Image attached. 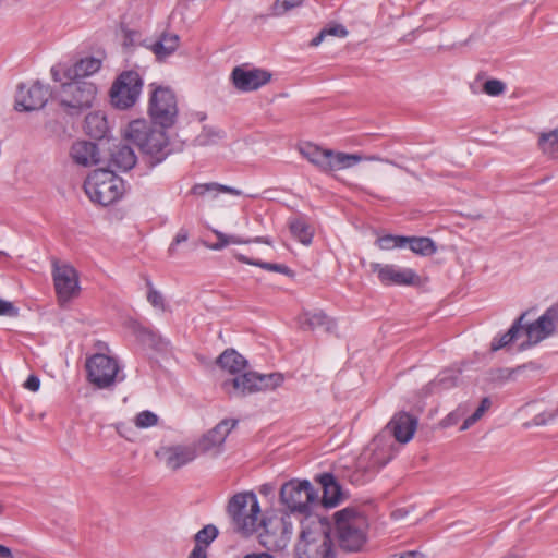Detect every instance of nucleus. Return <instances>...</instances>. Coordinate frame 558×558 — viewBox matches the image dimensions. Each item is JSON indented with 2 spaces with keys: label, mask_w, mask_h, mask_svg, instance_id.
I'll return each mask as SVG.
<instances>
[{
  "label": "nucleus",
  "mask_w": 558,
  "mask_h": 558,
  "mask_svg": "<svg viewBox=\"0 0 558 558\" xmlns=\"http://www.w3.org/2000/svg\"><path fill=\"white\" fill-rule=\"evenodd\" d=\"M300 525V537L294 548L296 558H336L331 525L327 518L310 515Z\"/></svg>",
  "instance_id": "f257e3e1"
},
{
  "label": "nucleus",
  "mask_w": 558,
  "mask_h": 558,
  "mask_svg": "<svg viewBox=\"0 0 558 558\" xmlns=\"http://www.w3.org/2000/svg\"><path fill=\"white\" fill-rule=\"evenodd\" d=\"M166 130L155 129L151 122L137 119L129 123L124 135L143 154L150 157L151 165H158L171 153Z\"/></svg>",
  "instance_id": "f03ea898"
},
{
  "label": "nucleus",
  "mask_w": 558,
  "mask_h": 558,
  "mask_svg": "<svg viewBox=\"0 0 558 558\" xmlns=\"http://www.w3.org/2000/svg\"><path fill=\"white\" fill-rule=\"evenodd\" d=\"M339 548L345 553L361 551L367 541L368 523L365 515L345 508L333 515Z\"/></svg>",
  "instance_id": "7ed1b4c3"
},
{
  "label": "nucleus",
  "mask_w": 558,
  "mask_h": 558,
  "mask_svg": "<svg viewBox=\"0 0 558 558\" xmlns=\"http://www.w3.org/2000/svg\"><path fill=\"white\" fill-rule=\"evenodd\" d=\"M395 454V441L385 434H378L356 459L353 474L355 481L360 483L368 482L392 460Z\"/></svg>",
  "instance_id": "20e7f679"
},
{
  "label": "nucleus",
  "mask_w": 558,
  "mask_h": 558,
  "mask_svg": "<svg viewBox=\"0 0 558 558\" xmlns=\"http://www.w3.org/2000/svg\"><path fill=\"white\" fill-rule=\"evenodd\" d=\"M97 87L86 80H69L62 83L60 89L54 93V99L70 117H80L92 108L96 98Z\"/></svg>",
  "instance_id": "39448f33"
},
{
  "label": "nucleus",
  "mask_w": 558,
  "mask_h": 558,
  "mask_svg": "<svg viewBox=\"0 0 558 558\" xmlns=\"http://www.w3.org/2000/svg\"><path fill=\"white\" fill-rule=\"evenodd\" d=\"M84 191L93 203L108 206L124 193V182L112 170L96 169L84 182Z\"/></svg>",
  "instance_id": "423d86ee"
},
{
  "label": "nucleus",
  "mask_w": 558,
  "mask_h": 558,
  "mask_svg": "<svg viewBox=\"0 0 558 558\" xmlns=\"http://www.w3.org/2000/svg\"><path fill=\"white\" fill-rule=\"evenodd\" d=\"M280 502L291 513L303 515L301 521H307V517L317 515L312 508L318 502V493L307 480H290L280 488Z\"/></svg>",
  "instance_id": "0eeeda50"
},
{
  "label": "nucleus",
  "mask_w": 558,
  "mask_h": 558,
  "mask_svg": "<svg viewBox=\"0 0 558 558\" xmlns=\"http://www.w3.org/2000/svg\"><path fill=\"white\" fill-rule=\"evenodd\" d=\"M227 512L236 532L251 535L257 531L260 508L255 493L243 492L233 495L228 502Z\"/></svg>",
  "instance_id": "6e6552de"
},
{
  "label": "nucleus",
  "mask_w": 558,
  "mask_h": 558,
  "mask_svg": "<svg viewBox=\"0 0 558 558\" xmlns=\"http://www.w3.org/2000/svg\"><path fill=\"white\" fill-rule=\"evenodd\" d=\"M150 87H153V90L147 108L150 122L161 129L172 128L179 114L174 92L170 87L155 86V84H150Z\"/></svg>",
  "instance_id": "1a4fd4ad"
},
{
  "label": "nucleus",
  "mask_w": 558,
  "mask_h": 558,
  "mask_svg": "<svg viewBox=\"0 0 558 558\" xmlns=\"http://www.w3.org/2000/svg\"><path fill=\"white\" fill-rule=\"evenodd\" d=\"M301 155L323 172H331L353 167L362 160L356 154L335 153L331 149H322L313 144L300 147Z\"/></svg>",
  "instance_id": "9d476101"
},
{
  "label": "nucleus",
  "mask_w": 558,
  "mask_h": 558,
  "mask_svg": "<svg viewBox=\"0 0 558 558\" xmlns=\"http://www.w3.org/2000/svg\"><path fill=\"white\" fill-rule=\"evenodd\" d=\"M143 78L138 72L134 70L123 71L120 73L109 92L111 105L121 110L133 107L143 88Z\"/></svg>",
  "instance_id": "9b49d317"
},
{
  "label": "nucleus",
  "mask_w": 558,
  "mask_h": 558,
  "mask_svg": "<svg viewBox=\"0 0 558 558\" xmlns=\"http://www.w3.org/2000/svg\"><path fill=\"white\" fill-rule=\"evenodd\" d=\"M87 379L99 389L123 381L125 375L120 373L118 361L104 353H95L86 360Z\"/></svg>",
  "instance_id": "f8f14e48"
},
{
  "label": "nucleus",
  "mask_w": 558,
  "mask_h": 558,
  "mask_svg": "<svg viewBox=\"0 0 558 558\" xmlns=\"http://www.w3.org/2000/svg\"><path fill=\"white\" fill-rule=\"evenodd\" d=\"M50 98H54V94L49 85L40 81H35L29 86L21 83L15 96V109L25 112L40 110Z\"/></svg>",
  "instance_id": "ddd939ff"
},
{
  "label": "nucleus",
  "mask_w": 558,
  "mask_h": 558,
  "mask_svg": "<svg viewBox=\"0 0 558 558\" xmlns=\"http://www.w3.org/2000/svg\"><path fill=\"white\" fill-rule=\"evenodd\" d=\"M300 522L303 515L299 513H291L287 510L281 517H271L263 520V526L266 535L270 538V543L274 547L284 548L290 542L293 534V520Z\"/></svg>",
  "instance_id": "4468645a"
},
{
  "label": "nucleus",
  "mask_w": 558,
  "mask_h": 558,
  "mask_svg": "<svg viewBox=\"0 0 558 558\" xmlns=\"http://www.w3.org/2000/svg\"><path fill=\"white\" fill-rule=\"evenodd\" d=\"M371 270L377 274L378 280L384 286H407L421 284V277L411 268H402L392 264L372 263Z\"/></svg>",
  "instance_id": "2eb2a0df"
},
{
  "label": "nucleus",
  "mask_w": 558,
  "mask_h": 558,
  "mask_svg": "<svg viewBox=\"0 0 558 558\" xmlns=\"http://www.w3.org/2000/svg\"><path fill=\"white\" fill-rule=\"evenodd\" d=\"M52 277L59 302H68L78 294V274L73 266L69 264H56L53 266Z\"/></svg>",
  "instance_id": "dca6fc26"
},
{
  "label": "nucleus",
  "mask_w": 558,
  "mask_h": 558,
  "mask_svg": "<svg viewBox=\"0 0 558 558\" xmlns=\"http://www.w3.org/2000/svg\"><path fill=\"white\" fill-rule=\"evenodd\" d=\"M236 424V420H222L202 436L195 445L196 449L201 453H210L214 457L220 454L222 452L226 438Z\"/></svg>",
  "instance_id": "f3484780"
},
{
  "label": "nucleus",
  "mask_w": 558,
  "mask_h": 558,
  "mask_svg": "<svg viewBox=\"0 0 558 558\" xmlns=\"http://www.w3.org/2000/svg\"><path fill=\"white\" fill-rule=\"evenodd\" d=\"M416 427L417 418L414 415L399 412L393 415L380 434H385L389 439L393 436L396 441L407 444L413 438Z\"/></svg>",
  "instance_id": "a211bd4d"
},
{
  "label": "nucleus",
  "mask_w": 558,
  "mask_h": 558,
  "mask_svg": "<svg viewBox=\"0 0 558 558\" xmlns=\"http://www.w3.org/2000/svg\"><path fill=\"white\" fill-rule=\"evenodd\" d=\"M271 78V74L262 69L246 70L242 66H235L231 73V80L234 87L241 92L257 90L266 85Z\"/></svg>",
  "instance_id": "6ab92c4d"
},
{
  "label": "nucleus",
  "mask_w": 558,
  "mask_h": 558,
  "mask_svg": "<svg viewBox=\"0 0 558 558\" xmlns=\"http://www.w3.org/2000/svg\"><path fill=\"white\" fill-rule=\"evenodd\" d=\"M557 320L558 310L555 307H549L534 323L526 326L525 332L529 339H534L535 342H538L553 335Z\"/></svg>",
  "instance_id": "aec40b11"
},
{
  "label": "nucleus",
  "mask_w": 558,
  "mask_h": 558,
  "mask_svg": "<svg viewBox=\"0 0 558 558\" xmlns=\"http://www.w3.org/2000/svg\"><path fill=\"white\" fill-rule=\"evenodd\" d=\"M70 156L74 163L82 167H92L100 162L98 145L89 141H76L72 144Z\"/></svg>",
  "instance_id": "412c9836"
},
{
  "label": "nucleus",
  "mask_w": 558,
  "mask_h": 558,
  "mask_svg": "<svg viewBox=\"0 0 558 558\" xmlns=\"http://www.w3.org/2000/svg\"><path fill=\"white\" fill-rule=\"evenodd\" d=\"M163 454L166 465L177 471L196 459L197 449L195 446L175 445L165 448Z\"/></svg>",
  "instance_id": "4be33fe9"
},
{
  "label": "nucleus",
  "mask_w": 558,
  "mask_h": 558,
  "mask_svg": "<svg viewBox=\"0 0 558 558\" xmlns=\"http://www.w3.org/2000/svg\"><path fill=\"white\" fill-rule=\"evenodd\" d=\"M323 487L322 504L324 507H336L341 500V486L332 473H323L317 477Z\"/></svg>",
  "instance_id": "5701e85b"
},
{
  "label": "nucleus",
  "mask_w": 558,
  "mask_h": 558,
  "mask_svg": "<svg viewBox=\"0 0 558 558\" xmlns=\"http://www.w3.org/2000/svg\"><path fill=\"white\" fill-rule=\"evenodd\" d=\"M460 369H444L440 372L435 379L430 380L425 387L426 395L440 393L449 390L458 385Z\"/></svg>",
  "instance_id": "b1692460"
},
{
  "label": "nucleus",
  "mask_w": 558,
  "mask_h": 558,
  "mask_svg": "<svg viewBox=\"0 0 558 558\" xmlns=\"http://www.w3.org/2000/svg\"><path fill=\"white\" fill-rule=\"evenodd\" d=\"M100 66L101 61L99 59L94 57L84 58L75 62L73 66L69 68L64 72V76L68 80H84V77L98 72Z\"/></svg>",
  "instance_id": "393cba45"
},
{
  "label": "nucleus",
  "mask_w": 558,
  "mask_h": 558,
  "mask_svg": "<svg viewBox=\"0 0 558 558\" xmlns=\"http://www.w3.org/2000/svg\"><path fill=\"white\" fill-rule=\"evenodd\" d=\"M299 322L302 328L310 330L323 327L330 331L336 327V323L323 311L304 312L300 315Z\"/></svg>",
  "instance_id": "a878e982"
},
{
  "label": "nucleus",
  "mask_w": 558,
  "mask_h": 558,
  "mask_svg": "<svg viewBox=\"0 0 558 558\" xmlns=\"http://www.w3.org/2000/svg\"><path fill=\"white\" fill-rule=\"evenodd\" d=\"M180 38L177 34L163 33L158 40H156L150 49L155 53L157 60L163 61L169 56L173 54L178 49Z\"/></svg>",
  "instance_id": "bb28decb"
},
{
  "label": "nucleus",
  "mask_w": 558,
  "mask_h": 558,
  "mask_svg": "<svg viewBox=\"0 0 558 558\" xmlns=\"http://www.w3.org/2000/svg\"><path fill=\"white\" fill-rule=\"evenodd\" d=\"M136 163V156L134 150L128 145L117 146L110 158V165L118 170H131Z\"/></svg>",
  "instance_id": "cd10ccee"
},
{
  "label": "nucleus",
  "mask_w": 558,
  "mask_h": 558,
  "mask_svg": "<svg viewBox=\"0 0 558 558\" xmlns=\"http://www.w3.org/2000/svg\"><path fill=\"white\" fill-rule=\"evenodd\" d=\"M85 132L93 138H104L109 130L108 121L101 112H90L85 118Z\"/></svg>",
  "instance_id": "c85d7f7f"
},
{
  "label": "nucleus",
  "mask_w": 558,
  "mask_h": 558,
  "mask_svg": "<svg viewBox=\"0 0 558 558\" xmlns=\"http://www.w3.org/2000/svg\"><path fill=\"white\" fill-rule=\"evenodd\" d=\"M217 364L222 369L236 374L245 369L247 361L234 349H227L217 359Z\"/></svg>",
  "instance_id": "c756f323"
},
{
  "label": "nucleus",
  "mask_w": 558,
  "mask_h": 558,
  "mask_svg": "<svg viewBox=\"0 0 558 558\" xmlns=\"http://www.w3.org/2000/svg\"><path fill=\"white\" fill-rule=\"evenodd\" d=\"M256 381V372H245L239 376H235L230 380L233 388L242 396L257 392L258 384ZM229 381L225 383L227 386Z\"/></svg>",
  "instance_id": "7c9ffc66"
},
{
  "label": "nucleus",
  "mask_w": 558,
  "mask_h": 558,
  "mask_svg": "<svg viewBox=\"0 0 558 558\" xmlns=\"http://www.w3.org/2000/svg\"><path fill=\"white\" fill-rule=\"evenodd\" d=\"M538 147L548 158L558 159V126L539 134Z\"/></svg>",
  "instance_id": "2f4dec72"
},
{
  "label": "nucleus",
  "mask_w": 558,
  "mask_h": 558,
  "mask_svg": "<svg viewBox=\"0 0 558 558\" xmlns=\"http://www.w3.org/2000/svg\"><path fill=\"white\" fill-rule=\"evenodd\" d=\"M405 247L422 256H430L436 252L435 242L427 236H405Z\"/></svg>",
  "instance_id": "473e14b6"
},
{
  "label": "nucleus",
  "mask_w": 558,
  "mask_h": 558,
  "mask_svg": "<svg viewBox=\"0 0 558 558\" xmlns=\"http://www.w3.org/2000/svg\"><path fill=\"white\" fill-rule=\"evenodd\" d=\"M214 191L222 192V193H228V194H231V195H234V196L242 195V192L240 190H238L235 187H232V186L219 184V183H216V182L195 184L191 189L190 193L193 194V195H196V196H205L207 193L214 192Z\"/></svg>",
  "instance_id": "72a5a7b5"
},
{
  "label": "nucleus",
  "mask_w": 558,
  "mask_h": 558,
  "mask_svg": "<svg viewBox=\"0 0 558 558\" xmlns=\"http://www.w3.org/2000/svg\"><path fill=\"white\" fill-rule=\"evenodd\" d=\"M525 314H522L517 320L513 322L509 330L500 336L499 338H494V340L490 343V350L492 351H498L506 345L510 344L520 332L522 325L521 322L523 320Z\"/></svg>",
  "instance_id": "f704fd0d"
},
{
  "label": "nucleus",
  "mask_w": 558,
  "mask_h": 558,
  "mask_svg": "<svg viewBox=\"0 0 558 558\" xmlns=\"http://www.w3.org/2000/svg\"><path fill=\"white\" fill-rule=\"evenodd\" d=\"M219 530L214 524H207L203 526L195 535H194V547H201L206 550L210 546V544L218 537Z\"/></svg>",
  "instance_id": "c9c22d12"
},
{
  "label": "nucleus",
  "mask_w": 558,
  "mask_h": 558,
  "mask_svg": "<svg viewBox=\"0 0 558 558\" xmlns=\"http://www.w3.org/2000/svg\"><path fill=\"white\" fill-rule=\"evenodd\" d=\"M292 235L304 245H310L313 240V232L310 226L302 219L293 220L290 223Z\"/></svg>",
  "instance_id": "e433bc0d"
},
{
  "label": "nucleus",
  "mask_w": 558,
  "mask_h": 558,
  "mask_svg": "<svg viewBox=\"0 0 558 558\" xmlns=\"http://www.w3.org/2000/svg\"><path fill=\"white\" fill-rule=\"evenodd\" d=\"M226 137V132L221 129L213 126H204L202 132L197 135L196 142L201 146H207L218 143Z\"/></svg>",
  "instance_id": "4c0bfd02"
},
{
  "label": "nucleus",
  "mask_w": 558,
  "mask_h": 558,
  "mask_svg": "<svg viewBox=\"0 0 558 558\" xmlns=\"http://www.w3.org/2000/svg\"><path fill=\"white\" fill-rule=\"evenodd\" d=\"M257 391L272 390L281 386L283 376L280 373L259 374L256 373Z\"/></svg>",
  "instance_id": "58836bf2"
},
{
  "label": "nucleus",
  "mask_w": 558,
  "mask_h": 558,
  "mask_svg": "<svg viewBox=\"0 0 558 558\" xmlns=\"http://www.w3.org/2000/svg\"><path fill=\"white\" fill-rule=\"evenodd\" d=\"M404 235L386 234L377 239V244L381 250H393L405 247Z\"/></svg>",
  "instance_id": "ea45409f"
},
{
  "label": "nucleus",
  "mask_w": 558,
  "mask_h": 558,
  "mask_svg": "<svg viewBox=\"0 0 558 558\" xmlns=\"http://www.w3.org/2000/svg\"><path fill=\"white\" fill-rule=\"evenodd\" d=\"M490 404L492 402L488 397L483 398L474 413L463 421V424L461 425L460 429L465 430L470 428L484 415V413L490 408Z\"/></svg>",
  "instance_id": "a19ab883"
},
{
  "label": "nucleus",
  "mask_w": 558,
  "mask_h": 558,
  "mask_svg": "<svg viewBox=\"0 0 558 558\" xmlns=\"http://www.w3.org/2000/svg\"><path fill=\"white\" fill-rule=\"evenodd\" d=\"M135 426L138 428H148L157 425L158 416L149 410L140 412L134 420Z\"/></svg>",
  "instance_id": "79ce46f5"
},
{
  "label": "nucleus",
  "mask_w": 558,
  "mask_h": 558,
  "mask_svg": "<svg viewBox=\"0 0 558 558\" xmlns=\"http://www.w3.org/2000/svg\"><path fill=\"white\" fill-rule=\"evenodd\" d=\"M146 284L148 287V293H147L148 302L154 307L165 311L166 305H165V299H163L162 294L154 288V286L149 279L146 280Z\"/></svg>",
  "instance_id": "37998d69"
},
{
  "label": "nucleus",
  "mask_w": 558,
  "mask_h": 558,
  "mask_svg": "<svg viewBox=\"0 0 558 558\" xmlns=\"http://www.w3.org/2000/svg\"><path fill=\"white\" fill-rule=\"evenodd\" d=\"M304 0H276L272 10L274 14L282 15L289 10L300 7Z\"/></svg>",
  "instance_id": "c03bdc74"
},
{
  "label": "nucleus",
  "mask_w": 558,
  "mask_h": 558,
  "mask_svg": "<svg viewBox=\"0 0 558 558\" xmlns=\"http://www.w3.org/2000/svg\"><path fill=\"white\" fill-rule=\"evenodd\" d=\"M505 83L496 78L487 80L483 86L484 93L489 96H499L505 92Z\"/></svg>",
  "instance_id": "a18cd8bd"
},
{
  "label": "nucleus",
  "mask_w": 558,
  "mask_h": 558,
  "mask_svg": "<svg viewBox=\"0 0 558 558\" xmlns=\"http://www.w3.org/2000/svg\"><path fill=\"white\" fill-rule=\"evenodd\" d=\"M466 408L464 405H459L454 411L450 412L446 417L441 421L442 427H450L456 425L461 417L465 414Z\"/></svg>",
  "instance_id": "49530a36"
},
{
  "label": "nucleus",
  "mask_w": 558,
  "mask_h": 558,
  "mask_svg": "<svg viewBox=\"0 0 558 558\" xmlns=\"http://www.w3.org/2000/svg\"><path fill=\"white\" fill-rule=\"evenodd\" d=\"M257 267L268 270V271H275L279 272L286 276H292L293 271L284 264H276V263H268L263 262L260 264H257Z\"/></svg>",
  "instance_id": "de8ad7c7"
},
{
  "label": "nucleus",
  "mask_w": 558,
  "mask_h": 558,
  "mask_svg": "<svg viewBox=\"0 0 558 558\" xmlns=\"http://www.w3.org/2000/svg\"><path fill=\"white\" fill-rule=\"evenodd\" d=\"M19 308L10 301L0 299V316L16 317Z\"/></svg>",
  "instance_id": "09e8293b"
},
{
  "label": "nucleus",
  "mask_w": 558,
  "mask_h": 558,
  "mask_svg": "<svg viewBox=\"0 0 558 558\" xmlns=\"http://www.w3.org/2000/svg\"><path fill=\"white\" fill-rule=\"evenodd\" d=\"M229 244H246L250 242L264 243L267 245L271 244V240L268 236H257L254 240H243L236 235H228Z\"/></svg>",
  "instance_id": "8fccbe9b"
},
{
  "label": "nucleus",
  "mask_w": 558,
  "mask_h": 558,
  "mask_svg": "<svg viewBox=\"0 0 558 558\" xmlns=\"http://www.w3.org/2000/svg\"><path fill=\"white\" fill-rule=\"evenodd\" d=\"M189 239V232L185 229H180L177 233L175 238L173 239L172 243L169 246V254L173 255L177 248V245L187 241Z\"/></svg>",
  "instance_id": "3c124183"
},
{
  "label": "nucleus",
  "mask_w": 558,
  "mask_h": 558,
  "mask_svg": "<svg viewBox=\"0 0 558 558\" xmlns=\"http://www.w3.org/2000/svg\"><path fill=\"white\" fill-rule=\"evenodd\" d=\"M324 33H326V36L330 35V36H336V37H340V38H344L348 35L347 28L341 24H336V25H332L329 27H325Z\"/></svg>",
  "instance_id": "603ef678"
},
{
  "label": "nucleus",
  "mask_w": 558,
  "mask_h": 558,
  "mask_svg": "<svg viewBox=\"0 0 558 558\" xmlns=\"http://www.w3.org/2000/svg\"><path fill=\"white\" fill-rule=\"evenodd\" d=\"M216 236L218 239V242L211 245L213 250L219 251L229 245V238L222 232L216 231Z\"/></svg>",
  "instance_id": "864d4df0"
},
{
  "label": "nucleus",
  "mask_w": 558,
  "mask_h": 558,
  "mask_svg": "<svg viewBox=\"0 0 558 558\" xmlns=\"http://www.w3.org/2000/svg\"><path fill=\"white\" fill-rule=\"evenodd\" d=\"M558 414V411L550 413H539L534 417L536 425H545L547 422L553 421Z\"/></svg>",
  "instance_id": "5fc2aeb1"
},
{
  "label": "nucleus",
  "mask_w": 558,
  "mask_h": 558,
  "mask_svg": "<svg viewBox=\"0 0 558 558\" xmlns=\"http://www.w3.org/2000/svg\"><path fill=\"white\" fill-rule=\"evenodd\" d=\"M40 387V379L36 375H29L26 381L24 383V388L31 391H37Z\"/></svg>",
  "instance_id": "6e6d98bb"
},
{
  "label": "nucleus",
  "mask_w": 558,
  "mask_h": 558,
  "mask_svg": "<svg viewBox=\"0 0 558 558\" xmlns=\"http://www.w3.org/2000/svg\"><path fill=\"white\" fill-rule=\"evenodd\" d=\"M141 335L146 336L154 344H157V339L159 342H163L160 336H158L154 330L142 328Z\"/></svg>",
  "instance_id": "4d7b16f0"
},
{
  "label": "nucleus",
  "mask_w": 558,
  "mask_h": 558,
  "mask_svg": "<svg viewBox=\"0 0 558 558\" xmlns=\"http://www.w3.org/2000/svg\"><path fill=\"white\" fill-rule=\"evenodd\" d=\"M187 558H208V553L201 547H193Z\"/></svg>",
  "instance_id": "13d9d810"
},
{
  "label": "nucleus",
  "mask_w": 558,
  "mask_h": 558,
  "mask_svg": "<svg viewBox=\"0 0 558 558\" xmlns=\"http://www.w3.org/2000/svg\"><path fill=\"white\" fill-rule=\"evenodd\" d=\"M242 558H276L272 554L267 551H253L245 554Z\"/></svg>",
  "instance_id": "bf43d9fd"
},
{
  "label": "nucleus",
  "mask_w": 558,
  "mask_h": 558,
  "mask_svg": "<svg viewBox=\"0 0 558 558\" xmlns=\"http://www.w3.org/2000/svg\"><path fill=\"white\" fill-rule=\"evenodd\" d=\"M236 259L244 263V264H247V265H253V266H256L257 267V264H260L262 260L259 259H253V258H250L245 255H242V254H239L236 255Z\"/></svg>",
  "instance_id": "052dcab7"
},
{
  "label": "nucleus",
  "mask_w": 558,
  "mask_h": 558,
  "mask_svg": "<svg viewBox=\"0 0 558 558\" xmlns=\"http://www.w3.org/2000/svg\"><path fill=\"white\" fill-rule=\"evenodd\" d=\"M326 36V33H324V28L311 40V46L316 47L322 44Z\"/></svg>",
  "instance_id": "680f3d73"
},
{
  "label": "nucleus",
  "mask_w": 558,
  "mask_h": 558,
  "mask_svg": "<svg viewBox=\"0 0 558 558\" xmlns=\"http://www.w3.org/2000/svg\"><path fill=\"white\" fill-rule=\"evenodd\" d=\"M399 558H425V556L416 550L405 551Z\"/></svg>",
  "instance_id": "e2e57ef3"
},
{
  "label": "nucleus",
  "mask_w": 558,
  "mask_h": 558,
  "mask_svg": "<svg viewBox=\"0 0 558 558\" xmlns=\"http://www.w3.org/2000/svg\"><path fill=\"white\" fill-rule=\"evenodd\" d=\"M0 558H13L12 550L9 547L0 544Z\"/></svg>",
  "instance_id": "0e129e2a"
},
{
  "label": "nucleus",
  "mask_w": 558,
  "mask_h": 558,
  "mask_svg": "<svg viewBox=\"0 0 558 558\" xmlns=\"http://www.w3.org/2000/svg\"><path fill=\"white\" fill-rule=\"evenodd\" d=\"M51 76H52V80L54 82H60L61 81L60 73H59V71L54 66L51 68Z\"/></svg>",
  "instance_id": "69168bd1"
},
{
  "label": "nucleus",
  "mask_w": 558,
  "mask_h": 558,
  "mask_svg": "<svg viewBox=\"0 0 558 558\" xmlns=\"http://www.w3.org/2000/svg\"><path fill=\"white\" fill-rule=\"evenodd\" d=\"M365 159V160H369V161H383L384 159H381L379 156H376V155H372V156H367L365 158L362 157V160Z\"/></svg>",
  "instance_id": "338daca9"
},
{
  "label": "nucleus",
  "mask_w": 558,
  "mask_h": 558,
  "mask_svg": "<svg viewBox=\"0 0 558 558\" xmlns=\"http://www.w3.org/2000/svg\"><path fill=\"white\" fill-rule=\"evenodd\" d=\"M506 558H517L514 555H509L508 557Z\"/></svg>",
  "instance_id": "774afa93"
}]
</instances>
